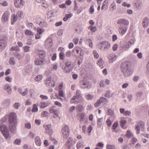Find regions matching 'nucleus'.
Segmentation results:
<instances>
[{
	"label": "nucleus",
	"instance_id": "obj_1",
	"mask_svg": "<svg viewBox=\"0 0 149 149\" xmlns=\"http://www.w3.org/2000/svg\"><path fill=\"white\" fill-rule=\"evenodd\" d=\"M8 122L10 124L9 125V128L11 133L15 134L16 132L15 125L17 123L16 113L12 112L9 114Z\"/></svg>",
	"mask_w": 149,
	"mask_h": 149
},
{
	"label": "nucleus",
	"instance_id": "obj_2",
	"mask_svg": "<svg viewBox=\"0 0 149 149\" xmlns=\"http://www.w3.org/2000/svg\"><path fill=\"white\" fill-rule=\"evenodd\" d=\"M72 63V61L71 59H68L66 60L64 64L61 63L60 66L65 73H68L73 70Z\"/></svg>",
	"mask_w": 149,
	"mask_h": 149
},
{
	"label": "nucleus",
	"instance_id": "obj_3",
	"mask_svg": "<svg viewBox=\"0 0 149 149\" xmlns=\"http://www.w3.org/2000/svg\"><path fill=\"white\" fill-rule=\"evenodd\" d=\"M120 68L121 70L125 76L128 77L132 74V71L127 62L123 63L121 64Z\"/></svg>",
	"mask_w": 149,
	"mask_h": 149
},
{
	"label": "nucleus",
	"instance_id": "obj_4",
	"mask_svg": "<svg viewBox=\"0 0 149 149\" xmlns=\"http://www.w3.org/2000/svg\"><path fill=\"white\" fill-rule=\"evenodd\" d=\"M97 47L101 50L107 51L110 49L111 44L108 41H104L99 43Z\"/></svg>",
	"mask_w": 149,
	"mask_h": 149
},
{
	"label": "nucleus",
	"instance_id": "obj_5",
	"mask_svg": "<svg viewBox=\"0 0 149 149\" xmlns=\"http://www.w3.org/2000/svg\"><path fill=\"white\" fill-rule=\"evenodd\" d=\"M0 130L6 139L10 137L9 130L6 125H0Z\"/></svg>",
	"mask_w": 149,
	"mask_h": 149
},
{
	"label": "nucleus",
	"instance_id": "obj_6",
	"mask_svg": "<svg viewBox=\"0 0 149 149\" xmlns=\"http://www.w3.org/2000/svg\"><path fill=\"white\" fill-rule=\"evenodd\" d=\"M70 131L69 127L67 125H65L62 128L61 132L63 139H65L69 136Z\"/></svg>",
	"mask_w": 149,
	"mask_h": 149
},
{
	"label": "nucleus",
	"instance_id": "obj_7",
	"mask_svg": "<svg viewBox=\"0 0 149 149\" xmlns=\"http://www.w3.org/2000/svg\"><path fill=\"white\" fill-rule=\"evenodd\" d=\"M135 129L136 131V133L137 134L140 133V130L143 132H144L145 129L144 123L142 121L138 122L136 125Z\"/></svg>",
	"mask_w": 149,
	"mask_h": 149
},
{
	"label": "nucleus",
	"instance_id": "obj_8",
	"mask_svg": "<svg viewBox=\"0 0 149 149\" xmlns=\"http://www.w3.org/2000/svg\"><path fill=\"white\" fill-rule=\"evenodd\" d=\"M84 51L79 47H74L72 50V54L74 56L78 55L81 56H83L84 54Z\"/></svg>",
	"mask_w": 149,
	"mask_h": 149
},
{
	"label": "nucleus",
	"instance_id": "obj_9",
	"mask_svg": "<svg viewBox=\"0 0 149 149\" xmlns=\"http://www.w3.org/2000/svg\"><path fill=\"white\" fill-rule=\"evenodd\" d=\"M7 38L5 37L0 39V52H1L6 47L7 44Z\"/></svg>",
	"mask_w": 149,
	"mask_h": 149
},
{
	"label": "nucleus",
	"instance_id": "obj_10",
	"mask_svg": "<svg viewBox=\"0 0 149 149\" xmlns=\"http://www.w3.org/2000/svg\"><path fill=\"white\" fill-rule=\"evenodd\" d=\"M79 97L74 95L70 100V102L72 104H77L79 102H81L83 104L85 102V100L84 98L82 97L81 100H79L78 99Z\"/></svg>",
	"mask_w": 149,
	"mask_h": 149
},
{
	"label": "nucleus",
	"instance_id": "obj_11",
	"mask_svg": "<svg viewBox=\"0 0 149 149\" xmlns=\"http://www.w3.org/2000/svg\"><path fill=\"white\" fill-rule=\"evenodd\" d=\"M43 127L45 129V132L50 135H51L53 133L52 128L51 125H44Z\"/></svg>",
	"mask_w": 149,
	"mask_h": 149
},
{
	"label": "nucleus",
	"instance_id": "obj_12",
	"mask_svg": "<svg viewBox=\"0 0 149 149\" xmlns=\"http://www.w3.org/2000/svg\"><path fill=\"white\" fill-rule=\"evenodd\" d=\"M128 27L127 26L120 25L118 27V31L120 34L123 35L125 33Z\"/></svg>",
	"mask_w": 149,
	"mask_h": 149
},
{
	"label": "nucleus",
	"instance_id": "obj_13",
	"mask_svg": "<svg viewBox=\"0 0 149 149\" xmlns=\"http://www.w3.org/2000/svg\"><path fill=\"white\" fill-rule=\"evenodd\" d=\"M91 83L88 81H84L81 86V88H83L90 89L92 87Z\"/></svg>",
	"mask_w": 149,
	"mask_h": 149
},
{
	"label": "nucleus",
	"instance_id": "obj_14",
	"mask_svg": "<svg viewBox=\"0 0 149 149\" xmlns=\"http://www.w3.org/2000/svg\"><path fill=\"white\" fill-rule=\"evenodd\" d=\"M45 83L47 86H51L53 87L55 85L54 82L52 80V78L51 77L47 78L45 81Z\"/></svg>",
	"mask_w": 149,
	"mask_h": 149
},
{
	"label": "nucleus",
	"instance_id": "obj_15",
	"mask_svg": "<svg viewBox=\"0 0 149 149\" xmlns=\"http://www.w3.org/2000/svg\"><path fill=\"white\" fill-rule=\"evenodd\" d=\"M53 45L52 40L50 38H48L45 41V46L46 48H50Z\"/></svg>",
	"mask_w": 149,
	"mask_h": 149
},
{
	"label": "nucleus",
	"instance_id": "obj_16",
	"mask_svg": "<svg viewBox=\"0 0 149 149\" xmlns=\"http://www.w3.org/2000/svg\"><path fill=\"white\" fill-rule=\"evenodd\" d=\"M36 54L39 55L40 59H44L46 55L45 52L43 50L37 49L36 50Z\"/></svg>",
	"mask_w": 149,
	"mask_h": 149
},
{
	"label": "nucleus",
	"instance_id": "obj_17",
	"mask_svg": "<svg viewBox=\"0 0 149 149\" xmlns=\"http://www.w3.org/2000/svg\"><path fill=\"white\" fill-rule=\"evenodd\" d=\"M117 23L120 25L123 24L124 26H127L129 24V22L127 20L123 19H119L117 22Z\"/></svg>",
	"mask_w": 149,
	"mask_h": 149
},
{
	"label": "nucleus",
	"instance_id": "obj_18",
	"mask_svg": "<svg viewBox=\"0 0 149 149\" xmlns=\"http://www.w3.org/2000/svg\"><path fill=\"white\" fill-rule=\"evenodd\" d=\"M9 13L7 11H5L3 14L2 17V20L3 22L7 21L9 19Z\"/></svg>",
	"mask_w": 149,
	"mask_h": 149
},
{
	"label": "nucleus",
	"instance_id": "obj_19",
	"mask_svg": "<svg viewBox=\"0 0 149 149\" xmlns=\"http://www.w3.org/2000/svg\"><path fill=\"white\" fill-rule=\"evenodd\" d=\"M3 89L6 90L8 94H11L12 90L11 87L8 84L5 85L3 86Z\"/></svg>",
	"mask_w": 149,
	"mask_h": 149
},
{
	"label": "nucleus",
	"instance_id": "obj_20",
	"mask_svg": "<svg viewBox=\"0 0 149 149\" xmlns=\"http://www.w3.org/2000/svg\"><path fill=\"white\" fill-rule=\"evenodd\" d=\"M149 22V18L147 17H145L143 20L142 24L143 27H147Z\"/></svg>",
	"mask_w": 149,
	"mask_h": 149
},
{
	"label": "nucleus",
	"instance_id": "obj_21",
	"mask_svg": "<svg viewBox=\"0 0 149 149\" xmlns=\"http://www.w3.org/2000/svg\"><path fill=\"white\" fill-rule=\"evenodd\" d=\"M35 141L36 145L38 146H41L42 143V141L41 139L38 136H36L35 138Z\"/></svg>",
	"mask_w": 149,
	"mask_h": 149
},
{
	"label": "nucleus",
	"instance_id": "obj_22",
	"mask_svg": "<svg viewBox=\"0 0 149 149\" xmlns=\"http://www.w3.org/2000/svg\"><path fill=\"white\" fill-rule=\"evenodd\" d=\"M44 62V59L42 58L41 60L37 59L35 60V63L37 65H40L43 64Z\"/></svg>",
	"mask_w": 149,
	"mask_h": 149
},
{
	"label": "nucleus",
	"instance_id": "obj_23",
	"mask_svg": "<svg viewBox=\"0 0 149 149\" xmlns=\"http://www.w3.org/2000/svg\"><path fill=\"white\" fill-rule=\"evenodd\" d=\"M50 104V102L48 101L45 102H41V105L40 107L42 108H44L49 106Z\"/></svg>",
	"mask_w": 149,
	"mask_h": 149
},
{
	"label": "nucleus",
	"instance_id": "obj_24",
	"mask_svg": "<svg viewBox=\"0 0 149 149\" xmlns=\"http://www.w3.org/2000/svg\"><path fill=\"white\" fill-rule=\"evenodd\" d=\"M103 118H98L97 120V127L98 128L100 127L102 124Z\"/></svg>",
	"mask_w": 149,
	"mask_h": 149
},
{
	"label": "nucleus",
	"instance_id": "obj_25",
	"mask_svg": "<svg viewBox=\"0 0 149 149\" xmlns=\"http://www.w3.org/2000/svg\"><path fill=\"white\" fill-rule=\"evenodd\" d=\"M39 24L41 27H46L47 26V23L44 20L41 21Z\"/></svg>",
	"mask_w": 149,
	"mask_h": 149
},
{
	"label": "nucleus",
	"instance_id": "obj_26",
	"mask_svg": "<svg viewBox=\"0 0 149 149\" xmlns=\"http://www.w3.org/2000/svg\"><path fill=\"white\" fill-rule=\"evenodd\" d=\"M136 7L137 8H139L142 5L141 1L139 0H136L134 1Z\"/></svg>",
	"mask_w": 149,
	"mask_h": 149
},
{
	"label": "nucleus",
	"instance_id": "obj_27",
	"mask_svg": "<svg viewBox=\"0 0 149 149\" xmlns=\"http://www.w3.org/2000/svg\"><path fill=\"white\" fill-rule=\"evenodd\" d=\"M72 139L70 137H69L67 140L66 143V145L69 148L72 142Z\"/></svg>",
	"mask_w": 149,
	"mask_h": 149
},
{
	"label": "nucleus",
	"instance_id": "obj_28",
	"mask_svg": "<svg viewBox=\"0 0 149 149\" xmlns=\"http://www.w3.org/2000/svg\"><path fill=\"white\" fill-rule=\"evenodd\" d=\"M72 16V13L66 14L65 17L63 18V20L64 21H66L68 19L70 18Z\"/></svg>",
	"mask_w": 149,
	"mask_h": 149
},
{
	"label": "nucleus",
	"instance_id": "obj_29",
	"mask_svg": "<svg viewBox=\"0 0 149 149\" xmlns=\"http://www.w3.org/2000/svg\"><path fill=\"white\" fill-rule=\"evenodd\" d=\"M14 55L18 60H20L23 57V56H22L18 52L14 53Z\"/></svg>",
	"mask_w": 149,
	"mask_h": 149
},
{
	"label": "nucleus",
	"instance_id": "obj_30",
	"mask_svg": "<svg viewBox=\"0 0 149 149\" xmlns=\"http://www.w3.org/2000/svg\"><path fill=\"white\" fill-rule=\"evenodd\" d=\"M76 109L77 111L81 112L84 110V108L81 105H79L76 107Z\"/></svg>",
	"mask_w": 149,
	"mask_h": 149
},
{
	"label": "nucleus",
	"instance_id": "obj_31",
	"mask_svg": "<svg viewBox=\"0 0 149 149\" xmlns=\"http://www.w3.org/2000/svg\"><path fill=\"white\" fill-rule=\"evenodd\" d=\"M126 122V120L125 119V118H122L120 122L121 127H123L125 125Z\"/></svg>",
	"mask_w": 149,
	"mask_h": 149
},
{
	"label": "nucleus",
	"instance_id": "obj_32",
	"mask_svg": "<svg viewBox=\"0 0 149 149\" xmlns=\"http://www.w3.org/2000/svg\"><path fill=\"white\" fill-rule=\"evenodd\" d=\"M85 98L88 100H91L93 99V96L92 95L88 94L86 95Z\"/></svg>",
	"mask_w": 149,
	"mask_h": 149
},
{
	"label": "nucleus",
	"instance_id": "obj_33",
	"mask_svg": "<svg viewBox=\"0 0 149 149\" xmlns=\"http://www.w3.org/2000/svg\"><path fill=\"white\" fill-rule=\"evenodd\" d=\"M111 58L109 59V62L110 63H112L115 61L117 58V56L116 55H112Z\"/></svg>",
	"mask_w": 149,
	"mask_h": 149
},
{
	"label": "nucleus",
	"instance_id": "obj_34",
	"mask_svg": "<svg viewBox=\"0 0 149 149\" xmlns=\"http://www.w3.org/2000/svg\"><path fill=\"white\" fill-rule=\"evenodd\" d=\"M43 76L42 74H39L35 78V80L36 81H40L42 79Z\"/></svg>",
	"mask_w": 149,
	"mask_h": 149
},
{
	"label": "nucleus",
	"instance_id": "obj_35",
	"mask_svg": "<svg viewBox=\"0 0 149 149\" xmlns=\"http://www.w3.org/2000/svg\"><path fill=\"white\" fill-rule=\"evenodd\" d=\"M99 100L101 103L103 104H106L107 102V99L103 97H101Z\"/></svg>",
	"mask_w": 149,
	"mask_h": 149
},
{
	"label": "nucleus",
	"instance_id": "obj_36",
	"mask_svg": "<svg viewBox=\"0 0 149 149\" xmlns=\"http://www.w3.org/2000/svg\"><path fill=\"white\" fill-rule=\"evenodd\" d=\"M17 16L15 15H13L11 18V24H13L14 23L17 21Z\"/></svg>",
	"mask_w": 149,
	"mask_h": 149
},
{
	"label": "nucleus",
	"instance_id": "obj_37",
	"mask_svg": "<svg viewBox=\"0 0 149 149\" xmlns=\"http://www.w3.org/2000/svg\"><path fill=\"white\" fill-rule=\"evenodd\" d=\"M103 63L104 61L102 59L100 58L98 60L97 64L100 67L102 66Z\"/></svg>",
	"mask_w": 149,
	"mask_h": 149
},
{
	"label": "nucleus",
	"instance_id": "obj_38",
	"mask_svg": "<svg viewBox=\"0 0 149 149\" xmlns=\"http://www.w3.org/2000/svg\"><path fill=\"white\" fill-rule=\"evenodd\" d=\"M25 34L29 36H31L33 35V33L31 31L29 30H27L25 31Z\"/></svg>",
	"mask_w": 149,
	"mask_h": 149
},
{
	"label": "nucleus",
	"instance_id": "obj_39",
	"mask_svg": "<svg viewBox=\"0 0 149 149\" xmlns=\"http://www.w3.org/2000/svg\"><path fill=\"white\" fill-rule=\"evenodd\" d=\"M9 63L10 65H14L15 63V61L14 60V58L13 57H11L10 58Z\"/></svg>",
	"mask_w": 149,
	"mask_h": 149
},
{
	"label": "nucleus",
	"instance_id": "obj_40",
	"mask_svg": "<svg viewBox=\"0 0 149 149\" xmlns=\"http://www.w3.org/2000/svg\"><path fill=\"white\" fill-rule=\"evenodd\" d=\"M35 136L36 134L35 133L30 132H29V134L28 135V136L31 139H33Z\"/></svg>",
	"mask_w": 149,
	"mask_h": 149
},
{
	"label": "nucleus",
	"instance_id": "obj_41",
	"mask_svg": "<svg viewBox=\"0 0 149 149\" xmlns=\"http://www.w3.org/2000/svg\"><path fill=\"white\" fill-rule=\"evenodd\" d=\"M19 0H14V5L17 8H20V5L19 4Z\"/></svg>",
	"mask_w": 149,
	"mask_h": 149
},
{
	"label": "nucleus",
	"instance_id": "obj_42",
	"mask_svg": "<svg viewBox=\"0 0 149 149\" xmlns=\"http://www.w3.org/2000/svg\"><path fill=\"white\" fill-rule=\"evenodd\" d=\"M38 111L37 106V105L34 104L33 105V108L32 110V111L33 112H37Z\"/></svg>",
	"mask_w": 149,
	"mask_h": 149
},
{
	"label": "nucleus",
	"instance_id": "obj_43",
	"mask_svg": "<svg viewBox=\"0 0 149 149\" xmlns=\"http://www.w3.org/2000/svg\"><path fill=\"white\" fill-rule=\"evenodd\" d=\"M3 103L5 106H7L10 105V101L8 100H6L3 101Z\"/></svg>",
	"mask_w": 149,
	"mask_h": 149
},
{
	"label": "nucleus",
	"instance_id": "obj_44",
	"mask_svg": "<svg viewBox=\"0 0 149 149\" xmlns=\"http://www.w3.org/2000/svg\"><path fill=\"white\" fill-rule=\"evenodd\" d=\"M100 87V88H104L105 87V85L104 84V81L103 80H101L99 82Z\"/></svg>",
	"mask_w": 149,
	"mask_h": 149
},
{
	"label": "nucleus",
	"instance_id": "obj_45",
	"mask_svg": "<svg viewBox=\"0 0 149 149\" xmlns=\"http://www.w3.org/2000/svg\"><path fill=\"white\" fill-rule=\"evenodd\" d=\"M28 93V89L27 88H25L24 90L22 92H21L20 95L22 96H25Z\"/></svg>",
	"mask_w": 149,
	"mask_h": 149
},
{
	"label": "nucleus",
	"instance_id": "obj_46",
	"mask_svg": "<svg viewBox=\"0 0 149 149\" xmlns=\"http://www.w3.org/2000/svg\"><path fill=\"white\" fill-rule=\"evenodd\" d=\"M59 56L60 59L63 60L65 58V53L63 52H61L59 54Z\"/></svg>",
	"mask_w": 149,
	"mask_h": 149
},
{
	"label": "nucleus",
	"instance_id": "obj_47",
	"mask_svg": "<svg viewBox=\"0 0 149 149\" xmlns=\"http://www.w3.org/2000/svg\"><path fill=\"white\" fill-rule=\"evenodd\" d=\"M110 7L112 10H115L116 8V4L115 2L112 3L110 5Z\"/></svg>",
	"mask_w": 149,
	"mask_h": 149
},
{
	"label": "nucleus",
	"instance_id": "obj_48",
	"mask_svg": "<svg viewBox=\"0 0 149 149\" xmlns=\"http://www.w3.org/2000/svg\"><path fill=\"white\" fill-rule=\"evenodd\" d=\"M76 95L75 96L77 97H79L81 96V92L79 90H77L76 92Z\"/></svg>",
	"mask_w": 149,
	"mask_h": 149
},
{
	"label": "nucleus",
	"instance_id": "obj_49",
	"mask_svg": "<svg viewBox=\"0 0 149 149\" xmlns=\"http://www.w3.org/2000/svg\"><path fill=\"white\" fill-rule=\"evenodd\" d=\"M107 149H116L115 146L113 145H107L106 147Z\"/></svg>",
	"mask_w": 149,
	"mask_h": 149
},
{
	"label": "nucleus",
	"instance_id": "obj_50",
	"mask_svg": "<svg viewBox=\"0 0 149 149\" xmlns=\"http://www.w3.org/2000/svg\"><path fill=\"white\" fill-rule=\"evenodd\" d=\"M21 142V140L20 139H16L14 143L17 145H20Z\"/></svg>",
	"mask_w": 149,
	"mask_h": 149
},
{
	"label": "nucleus",
	"instance_id": "obj_51",
	"mask_svg": "<svg viewBox=\"0 0 149 149\" xmlns=\"http://www.w3.org/2000/svg\"><path fill=\"white\" fill-rule=\"evenodd\" d=\"M94 11V6L93 5H92L90 6L89 12L90 14H93Z\"/></svg>",
	"mask_w": 149,
	"mask_h": 149
},
{
	"label": "nucleus",
	"instance_id": "obj_52",
	"mask_svg": "<svg viewBox=\"0 0 149 149\" xmlns=\"http://www.w3.org/2000/svg\"><path fill=\"white\" fill-rule=\"evenodd\" d=\"M20 104L18 103H15L13 105V107L15 109H18L20 106Z\"/></svg>",
	"mask_w": 149,
	"mask_h": 149
},
{
	"label": "nucleus",
	"instance_id": "obj_53",
	"mask_svg": "<svg viewBox=\"0 0 149 149\" xmlns=\"http://www.w3.org/2000/svg\"><path fill=\"white\" fill-rule=\"evenodd\" d=\"M101 103L100 100H97V102L95 103L94 104L95 107L97 108L98 107L100 106L101 104Z\"/></svg>",
	"mask_w": 149,
	"mask_h": 149
},
{
	"label": "nucleus",
	"instance_id": "obj_54",
	"mask_svg": "<svg viewBox=\"0 0 149 149\" xmlns=\"http://www.w3.org/2000/svg\"><path fill=\"white\" fill-rule=\"evenodd\" d=\"M122 5L125 7L127 8H129L131 6V4L130 3H127L126 2H124L123 3Z\"/></svg>",
	"mask_w": 149,
	"mask_h": 149
},
{
	"label": "nucleus",
	"instance_id": "obj_55",
	"mask_svg": "<svg viewBox=\"0 0 149 149\" xmlns=\"http://www.w3.org/2000/svg\"><path fill=\"white\" fill-rule=\"evenodd\" d=\"M93 53L94 55V57L95 58H97L99 57V55L97 52L95 50H94L93 51Z\"/></svg>",
	"mask_w": 149,
	"mask_h": 149
},
{
	"label": "nucleus",
	"instance_id": "obj_56",
	"mask_svg": "<svg viewBox=\"0 0 149 149\" xmlns=\"http://www.w3.org/2000/svg\"><path fill=\"white\" fill-rule=\"evenodd\" d=\"M143 94V93L142 91H140L137 92L136 93V95L137 97H140Z\"/></svg>",
	"mask_w": 149,
	"mask_h": 149
},
{
	"label": "nucleus",
	"instance_id": "obj_57",
	"mask_svg": "<svg viewBox=\"0 0 149 149\" xmlns=\"http://www.w3.org/2000/svg\"><path fill=\"white\" fill-rule=\"evenodd\" d=\"M5 79L7 81L10 83L12 82V78L9 76H7L5 78Z\"/></svg>",
	"mask_w": 149,
	"mask_h": 149
},
{
	"label": "nucleus",
	"instance_id": "obj_58",
	"mask_svg": "<svg viewBox=\"0 0 149 149\" xmlns=\"http://www.w3.org/2000/svg\"><path fill=\"white\" fill-rule=\"evenodd\" d=\"M27 26L30 29H32L34 26L33 24L29 22H28L26 24Z\"/></svg>",
	"mask_w": 149,
	"mask_h": 149
},
{
	"label": "nucleus",
	"instance_id": "obj_59",
	"mask_svg": "<svg viewBox=\"0 0 149 149\" xmlns=\"http://www.w3.org/2000/svg\"><path fill=\"white\" fill-rule=\"evenodd\" d=\"M30 47L28 46H25L24 47L23 49L25 52H29Z\"/></svg>",
	"mask_w": 149,
	"mask_h": 149
},
{
	"label": "nucleus",
	"instance_id": "obj_60",
	"mask_svg": "<svg viewBox=\"0 0 149 149\" xmlns=\"http://www.w3.org/2000/svg\"><path fill=\"white\" fill-rule=\"evenodd\" d=\"M90 30L93 32H95L96 30V27L95 26H90L88 28V29H90Z\"/></svg>",
	"mask_w": 149,
	"mask_h": 149
},
{
	"label": "nucleus",
	"instance_id": "obj_61",
	"mask_svg": "<svg viewBox=\"0 0 149 149\" xmlns=\"http://www.w3.org/2000/svg\"><path fill=\"white\" fill-rule=\"evenodd\" d=\"M118 125V122H115L113 125H112V129L113 130H115L116 128L117 127Z\"/></svg>",
	"mask_w": 149,
	"mask_h": 149
},
{
	"label": "nucleus",
	"instance_id": "obj_62",
	"mask_svg": "<svg viewBox=\"0 0 149 149\" xmlns=\"http://www.w3.org/2000/svg\"><path fill=\"white\" fill-rule=\"evenodd\" d=\"M110 91L109 90L107 91L105 94V96L107 98H109L110 97Z\"/></svg>",
	"mask_w": 149,
	"mask_h": 149
},
{
	"label": "nucleus",
	"instance_id": "obj_63",
	"mask_svg": "<svg viewBox=\"0 0 149 149\" xmlns=\"http://www.w3.org/2000/svg\"><path fill=\"white\" fill-rule=\"evenodd\" d=\"M107 125L109 127H110L112 124V122L110 119H108L106 122Z\"/></svg>",
	"mask_w": 149,
	"mask_h": 149
},
{
	"label": "nucleus",
	"instance_id": "obj_64",
	"mask_svg": "<svg viewBox=\"0 0 149 149\" xmlns=\"http://www.w3.org/2000/svg\"><path fill=\"white\" fill-rule=\"evenodd\" d=\"M71 52L70 50L67 51L65 53V56L67 57H70L71 56Z\"/></svg>",
	"mask_w": 149,
	"mask_h": 149
}]
</instances>
